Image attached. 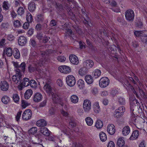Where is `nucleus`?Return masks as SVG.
<instances>
[{
    "instance_id": "obj_1",
    "label": "nucleus",
    "mask_w": 147,
    "mask_h": 147,
    "mask_svg": "<svg viewBox=\"0 0 147 147\" xmlns=\"http://www.w3.org/2000/svg\"><path fill=\"white\" fill-rule=\"evenodd\" d=\"M125 19L127 21L131 22L133 21L134 17V13L133 10L129 9L126 11L125 12Z\"/></svg>"
},
{
    "instance_id": "obj_2",
    "label": "nucleus",
    "mask_w": 147,
    "mask_h": 147,
    "mask_svg": "<svg viewBox=\"0 0 147 147\" xmlns=\"http://www.w3.org/2000/svg\"><path fill=\"white\" fill-rule=\"evenodd\" d=\"M67 84L71 87L74 86L76 82L75 78L72 75H69L67 76L66 79Z\"/></svg>"
},
{
    "instance_id": "obj_3",
    "label": "nucleus",
    "mask_w": 147,
    "mask_h": 147,
    "mask_svg": "<svg viewBox=\"0 0 147 147\" xmlns=\"http://www.w3.org/2000/svg\"><path fill=\"white\" fill-rule=\"evenodd\" d=\"M42 65V63L41 62H39L38 63H36L34 67L30 65L28 67V71L30 72H33L35 71H39L40 67Z\"/></svg>"
},
{
    "instance_id": "obj_4",
    "label": "nucleus",
    "mask_w": 147,
    "mask_h": 147,
    "mask_svg": "<svg viewBox=\"0 0 147 147\" xmlns=\"http://www.w3.org/2000/svg\"><path fill=\"white\" fill-rule=\"evenodd\" d=\"M125 109L123 107H119L115 111L114 116L115 117L119 118L122 115L123 113L125 112Z\"/></svg>"
},
{
    "instance_id": "obj_5",
    "label": "nucleus",
    "mask_w": 147,
    "mask_h": 147,
    "mask_svg": "<svg viewBox=\"0 0 147 147\" xmlns=\"http://www.w3.org/2000/svg\"><path fill=\"white\" fill-rule=\"evenodd\" d=\"M109 83V80L106 77H104L101 78L99 81V85L102 87L104 88L107 86Z\"/></svg>"
},
{
    "instance_id": "obj_6",
    "label": "nucleus",
    "mask_w": 147,
    "mask_h": 147,
    "mask_svg": "<svg viewBox=\"0 0 147 147\" xmlns=\"http://www.w3.org/2000/svg\"><path fill=\"white\" fill-rule=\"evenodd\" d=\"M83 108L85 112H88L91 108V104L90 101L88 100H84L83 104Z\"/></svg>"
},
{
    "instance_id": "obj_7",
    "label": "nucleus",
    "mask_w": 147,
    "mask_h": 147,
    "mask_svg": "<svg viewBox=\"0 0 147 147\" xmlns=\"http://www.w3.org/2000/svg\"><path fill=\"white\" fill-rule=\"evenodd\" d=\"M22 75L21 74L16 73V74L12 77L13 81L16 84H20L22 81Z\"/></svg>"
},
{
    "instance_id": "obj_8",
    "label": "nucleus",
    "mask_w": 147,
    "mask_h": 147,
    "mask_svg": "<svg viewBox=\"0 0 147 147\" xmlns=\"http://www.w3.org/2000/svg\"><path fill=\"white\" fill-rule=\"evenodd\" d=\"M32 115L31 111L29 109H27L23 113L22 118L24 120H27L31 118Z\"/></svg>"
},
{
    "instance_id": "obj_9",
    "label": "nucleus",
    "mask_w": 147,
    "mask_h": 147,
    "mask_svg": "<svg viewBox=\"0 0 147 147\" xmlns=\"http://www.w3.org/2000/svg\"><path fill=\"white\" fill-rule=\"evenodd\" d=\"M58 69L61 73L65 74L69 73L71 71V68L66 65H62L58 68Z\"/></svg>"
},
{
    "instance_id": "obj_10",
    "label": "nucleus",
    "mask_w": 147,
    "mask_h": 147,
    "mask_svg": "<svg viewBox=\"0 0 147 147\" xmlns=\"http://www.w3.org/2000/svg\"><path fill=\"white\" fill-rule=\"evenodd\" d=\"M51 95L52 100L55 103H59L62 105L63 103L61 102V99L57 94L53 93Z\"/></svg>"
},
{
    "instance_id": "obj_11",
    "label": "nucleus",
    "mask_w": 147,
    "mask_h": 147,
    "mask_svg": "<svg viewBox=\"0 0 147 147\" xmlns=\"http://www.w3.org/2000/svg\"><path fill=\"white\" fill-rule=\"evenodd\" d=\"M9 87V85L7 82L4 80L1 81L0 84V88L1 90L7 91L8 90Z\"/></svg>"
},
{
    "instance_id": "obj_12",
    "label": "nucleus",
    "mask_w": 147,
    "mask_h": 147,
    "mask_svg": "<svg viewBox=\"0 0 147 147\" xmlns=\"http://www.w3.org/2000/svg\"><path fill=\"white\" fill-rule=\"evenodd\" d=\"M42 96L40 93L37 92L35 93L33 98V101L36 102L41 101L42 99Z\"/></svg>"
},
{
    "instance_id": "obj_13",
    "label": "nucleus",
    "mask_w": 147,
    "mask_h": 147,
    "mask_svg": "<svg viewBox=\"0 0 147 147\" xmlns=\"http://www.w3.org/2000/svg\"><path fill=\"white\" fill-rule=\"evenodd\" d=\"M107 131L108 133L111 135L114 134L115 131V127L113 124H109L107 128Z\"/></svg>"
},
{
    "instance_id": "obj_14",
    "label": "nucleus",
    "mask_w": 147,
    "mask_h": 147,
    "mask_svg": "<svg viewBox=\"0 0 147 147\" xmlns=\"http://www.w3.org/2000/svg\"><path fill=\"white\" fill-rule=\"evenodd\" d=\"M69 59L71 63L77 65L79 63L78 58L75 55H70Z\"/></svg>"
},
{
    "instance_id": "obj_15",
    "label": "nucleus",
    "mask_w": 147,
    "mask_h": 147,
    "mask_svg": "<svg viewBox=\"0 0 147 147\" xmlns=\"http://www.w3.org/2000/svg\"><path fill=\"white\" fill-rule=\"evenodd\" d=\"M44 89L49 95L54 93L53 92V89L51 87L50 85L47 83H46L44 87Z\"/></svg>"
},
{
    "instance_id": "obj_16",
    "label": "nucleus",
    "mask_w": 147,
    "mask_h": 147,
    "mask_svg": "<svg viewBox=\"0 0 147 147\" xmlns=\"http://www.w3.org/2000/svg\"><path fill=\"white\" fill-rule=\"evenodd\" d=\"M84 64L87 69H90L92 67L94 63L91 60H87L84 63Z\"/></svg>"
},
{
    "instance_id": "obj_17",
    "label": "nucleus",
    "mask_w": 147,
    "mask_h": 147,
    "mask_svg": "<svg viewBox=\"0 0 147 147\" xmlns=\"http://www.w3.org/2000/svg\"><path fill=\"white\" fill-rule=\"evenodd\" d=\"M35 138L34 140L35 143L37 144H40L42 141L43 136L42 134H36L35 136Z\"/></svg>"
},
{
    "instance_id": "obj_18",
    "label": "nucleus",
    "mask_w": 147,
    "mask_h": 147,
    "mask_svg": "<svg viewBox=\"0 0 147 147\" xmlns=\"http://www.w3.org/2000/svg\"><path fill=\"white\" fill-rule=\"evenodd\" d=\"M26 38L24 36H20L18 39V44L21 46H23L26 43Z\"/></svg>"
},
{
    "instance_id": "obj_19",
    "label": "nucleus",
    "mask_w": 147,
    "mask_h": 147,
    "mask_svg": "<svg viewBox=\"0 0 147 147\" xmlns=\"http://www.w3.org/2000/svg\"><path fill=\"white\" fill-rule=\"evenodd\" d=\"M47 125V122L44 119H42L38 120L37 121L36 125L38 126L42 127L46 126Z\"/></svg>"
},
{
    "instance_id": "obj_20",
    "label": "nucleus",
    "mask_w": 147,
    "mask_h": 147,
    "mask_svg": "<svg viewBox=\"0 0 147 147\" xmlns=\"http://www.w3.org/2000/svg\"><path fill=\"white\" fill-rule=\"evenodd\" d=\"M40 132L44 135L49 136L50 135V131L46 127L41 128L40 129Z\"/></svg>"
},
{
    "instance_id": "obj_21",
    "label": "nucleus",
    "mask_w": 147,
    "mask_h": 147,
    "mask_svg": "<svg viewBox=\"0 0 147 147\" xmlns=\"http://www.w3.org/2000/svg\"><path fill=\"white\" fill-rule=\"evenodd\" d=\"M139 135V131L138 130L134 131L129 138L130 140H134L137 139Z\"/></svg>"
},
{
    "instance_id": "obj_22",
    "label": "nucleus",
    "mask_w": 147,
    "mask_h": 147,
    "mask_svg": "<svg viewBox=\"0 0 147 147\" xmlns=\"http://www.w3.org/2000/svg\"><path fill=\"white\" fill-rule=\"evenodd\" d=\"M130 131V128L128 126H125L122 129V134L124 136H126L129 134Z\"/></svg>"
},
{
    "instance_id": "obj_23",
    "label": "nucleus",
    "mask_w": 147,
    "mask_h": 147,
    "mask_svg": "<svg viewBox=\"0 0 147 147\" xmlns=\"http://www.w3.org/2000/svg\"><path fill=\"white\" fill-rule=\"evenodd\" d=\"M85 80L86 82L88 84H91L93 82V79L92 77L90 75H86L85 76Z\"/></svg>"
},
{
    "instance_id": "obj_24",
    "label": "nucleus",
    "mask_w": 147,
    "mask_h": 147,
    "mask_svg": "<svg viewBox=\"0 0 147 147\" xmlns=\"http://www.w3.org/2000/svg\"><path fill=\"white\" fill-rule=\"evenodd\" d=\"M93 110L94 112L97 114L99 113L100 111V109L98 103H95L93 107Z\"/></svg>"
},
{
    "instance_id": "obj_25",
    "label": "nucleus",
    "mask_w": 147,
    "mask_h": 147,
    "mask_svg": "<svg viewBox=\"0 0 147 147\" xmlns=\"http://www.w3.org/2000/svg\"><path fill=\"white\" fill-rule=\"evenodd\" d=\"M32 93L33 92L32 90L31 89L27 90L25 93V98L26 99H29L32 95Z\"/></svg>"
},
{
    "instance_id": "obj_26",
    "label": "nucleus",
    "mask_w": 147,
    "mask_h": 147,
    "mask_svg": "<svg viewBox=\"0 0 147 147\" xmlns=\"http://www.w3.org/2000/svg\"><path fill=\"white\" fill-rule=\"evenodd\" d=\"M125 144V141L124 140V138L123 137H121L119 138L117 141V144L119 147H122L124 146Z\"/></svg>"
},
{
    "instance_id": "obj_27",
    "label": "nucleus",
    "mask_w": 147,
    "mask_h": 147,
    "mask_svg": "<svg viewBox=\"0 0 147 147\" xmlns=\"http://www.w3.org/2000/svg\"><path fill=\"white\" fill-rule=\"evenodd\" d=\"M121 82L124 86L126 88L125 85L127 87L131 86L130 83L128 81V80L126 78H122V80H121Z\"/></svg>"
},
{
    "instance_id": "obj_28",
    "label": "nucleus",
    "mask_w": 147,
    "mask_h": 147,
    "mask_svg": "<svg viewBox=\"0 0 147 147\" xmlns=\"http://www.w3.org/2000/svg\"><path fill=\"white\" fill-rule=\"evenodd\" d=\"M13 54L14 57L16 59H19L20 57V54L19 50L17 48H15L13 50Z\"/></svg>"
},
{
    "instance_id": "obj_29",
    "label": "nucleus",
    "mask_w": 147,
    "mask_h": 147,
    "mask_svg": "<svg viewBox=\"0 0 147 147\" xmlns=\"http://www.w3.org/2000/svg\"><path fill=\"white\" fill-rule=\"evenodd\" d=\"M70 100L72 103L76 104L78 102V98L76 95H73L71 96Z\"/></svg>"
},
{
    "instance_id": "obj_30",
    "label": "nucleus",
    "mask_w": 147,
    "mask_h": 147,
    "mask_svg": "<svg viewBox=\"0 0 147 147\" xmlns=\"http://www.w3.org/2000/svg\"><path fill=\"white\" fill-rule=\"evenodd\" d=\"M9 97L6 95L3 96L1 98L2 102L5 104H7L10 101Z\"/></svg>"
},
{
    "instance_id": "obj_31",
    "label": "nucleus",
    "mask_w": 147,
    "mask_h": 147,
    "mask_svg": "<svg viewBox=\"0 0 147 147\" xmlns=\"http://www.w3.org/2000/svg\"><path fill=\"white\" fill-rule=\"evenodd\" d=\"M30 80L27 78H24L23 79V82H21V84L25 87L28 86L30 85Z\"/></svg>"
},
{
    "instance_id": "obj_32",
    "label": "nucleus",
    "mask_w": 147,
    "mask_h": 147,
    "mask_svg": "<svg viewBox=\"0 0 147 147\" xmlns=\"http://www.w3.org/2000/svg\"><path fill=\"white\" fill-rule=\"evenodd\" d=\"M87 72V69L85 67L81 68L79 71V74L82 76L85 75Z\"/></svg>"
},
{
    "instance_id": "obj_33",
    "label": "nucleus",
    "mask_w": 147,
    "mask_h": 147,
    "mask_svg": "<svg viewBox=\"0 0 147 147\" xmlns=\"http://www.w3.org/2000/svg\"><path fill=\"white\" fill-rule=\"evenodd\" d=\"M99 136L102 142H105L107 140V135L106 134L103 132H101L100 133Z\"/></svg>"
},
{
    "instance_id": "obj_34",
    "label": "nucleus",
    "mask_w": 147,
    "mask_h": 147,
    "mask_svg": "<svg viewBox=\"0 0 147 147\" xmlns=\"http://www.w3.org/2000/svg\"><path fill=\"white\" fill-rule=\"evenodd\" d=\"M28 8L30 11H33L36 8L35 3L33 2L30 3L29 5Z\"/></svg>"
},
{
    "instance_id": "obj_35",
    "label": "nucleus",
    "mask_w": 147,
    "mask_h": 147,
    "mask_svg": "<svg viewBox=\"0 0 147 147\" xmlns=\"http://www.w3.org/2000/svg\"><path fill=\"white\" fill-rule=\"evenodd\" d=\"M43 16L42 14L38 15L36 18V21L38 22H42L44 20Z\"/></svg>"
},
{
    "instance_id": "obj_36",
    "label": "nucleus",
    "mask_w": 147,
    "mask_h": 147,
    "mask_svg": "<svg viewBox=\"0 0 147 147\" xmlns=\"http://www.w3.org/2000/svg\"><path fill=\"white\" fill-rule=\"evenodd\" d=\"M14 65L16 67V68L15 70L16 73L22 75V73H24V72L25 70H22V69L21 68H20V67L17 66V65Z\"/></svg>"
},
{
    "instance_id": "obj_37",
    "label": "nucleus",
    "mask_w": 147,
    "mask_h": 147,
    "mask_svg": "<svg viewBox=\"0 0 147 147\" xmlns=\"http://www.w3.org/2000/svg\"><path fill=\"white\" fill-rule=\"evenodd\" d=\"M4 51L5 52V54L7 56L10 57L12 55V51L11 48L8 47L5 49V50H4Z\"/></svg>"
},
{
    "instance_id": "obj_38",
    "label": "nucleus",
    "mask_w": 147,
    "mask_h": 147,
    "mask_svg": "<svg viewBox=\"0 0 147 147\" xmlns=\"http://www.w3.org/2000/svg\"><path fill=\"white\" fill-rule=\"evenodd\" d=\"M17 12L18 15L21 16L23 15L25 12L24 8L21 7H19L17 10Z\"/></svg>"
},
{
    "instance_id": "obj_39",
    "label": "nucleus",
    "mask_w": 147,
    "mask_h": 147,
    "mask_svg": "<svg viewBox=\"0 0 147 147\" xmlns=\"http://www.w3.org/2000/svg\"><path fill=\"white\" fill-rule=\"evenodd\" d=\"M96 127L98 129L101 128L103 125L102 121L100 120H98L96 122L95 124Z\"/></svg>"
},
{
    "instance_id": "obj_40",
    "label": "nucleus",
    "mask_w": 147,
    "mask_h": 147,
    "mask_svg": "<svg viewBox=\"0 0 147 147\" xmlns=\"http://www.w3.org/2000/svg\"><path fill=\"white\" fill-rule=\"evenodd\" d=\"M85 121L87 125L88 126H91L93 123V120L90 117H87L85 119Z\"/></svg>"
},
{
    "instance_id": "obj_41",
    "label": "nucleus",
    "mask_w": 147,
    "mask_h": 147,
    "mask_svg": "<svg viewBox=\"0 0 147 147\" xmlns=\"http://www.w3.org/2000/svg\"><path fill=\"white\" fill-rule=\"evenodd\" d=\"M92 74L94 75V77L95 78H97L100 76L101 72L100 70L96 69L92 73Z\"/></svg>"
},
{
    "instance_id": "obj_42",
    "label": "nucleus",
    "mask_w": 147,
    "mask_h": 147,
    "mask_svg": "<svg viewBox=\"0 0 147 147\" xmlns=\"http://www.w3.org/2000/svg\"><path fill=\"white\" fill-rule=\"evenodd\" d=\"M77 84L80 88H83L84 86V82L83 80L80 79L78 81Z\"/></svg>"
},
{
    "instance_id": "obj_43",
    "label": "nucleus",
    "mask_w": 147,
    "mask_h": 147,
    "mask_svg": "<svg viewBox=\"0 0 147 147\" xmlns=\"http://www.w3.org/2000/svg\"><path fill=\"white\" fill-rule=\"evenodd\" d=\"M26 19L27 21L28 22H31L33 20L32 16L29 12L27 13L26 16Z\"/></svg>"
},
{
    "instance_id": "obj_44",
    "label": "nucleus",
    "mask_w": 147,
    "mask_h": 147,
    "mask_svg": "<svg viewBox=\"0 0 147 147\" xmlns=\"http://www.w3.org/2000/svg\"><path fill=\"white\" fill-rule=\"evenodd\" d=\"M30 84L31 87L33 88H35L37 87L36 82L33 80H32L30 81Z\"/></svg>"
},
{
    "instance_id": "obj_45",
    "label": "nucleus",
    "mask_w": 147,
    "mask_h": 147,
    "mask_svg": "<svg viewBox=\"0 0 147 147\" xmlns=\"http://www.w3.org/2000/svg\"><path fill=\"white\" fill-rule=\"evenodd\" d=\"M13 99L14 102L16 103L18 102L20 100L19 97L18 95L16 94L13 95Z\"/></svg>"
},
{
    "instance_id": "obj_46",
    "label": "nucleus",
    "mask_w": 147,
    "mask_h": 147,
    "mask_svg": "<svg viewBox=\"0 0 147 147\" xmlns=\"http://www.w3.org/2000/svg\"><path fill=\"white\" fill-rule=\"evenodd\" d=\"M37 131V128L36 127H33L31 128L29 131V134H34Z\"/></svg>"
},
{
    "instance_id": "obj_47",
    "label": "nucleus",
    "mask_w": 147,
    "mask_h": 147,
    "mask_svg": "<svg viewBox=\"0 0 147 147\" xmlns=\"http://www.w3.org/2000/svg\"><path fill=\"white\" fill-rule=\"evenodd\" d=\"M144 32L140 31H135L134 32V35L137 37L141 36L142 37V36Z\"/></svg>"
},
{
    "instance_id": "obj_48",
    "label": "nucleus",
    "mask_w": 147,
    "mask_h": 147,
    "mask_svg": "<svg viewBox=\"0 0 147 147\" xmlns=\"http://www.w3.org/2000/svg\"><path fill=\"white\" fill-rule=\"evenodd\" d=\"M44 35L42 33H38L36 35L37 39L40 41H42Z\"/></svg>"
},
{
    "instance_id": "obj_49",
    "label": "nucleus",
    "mask_w": 147,
    "mask_h": 147,
    "mask_svg": "<svg viewBox=\"0 0 147 147\" xmlns=\"http://www.w3.org/2000/svg\"><path fill=\"white\" fill-rule=\"evenodd\" d=\"M29 105V104L27 102L23 100L22 101V106L23 108H25L26 107L28 106Z\"/></svg>"
},
{
    "instance_id": "obj_50",
    "label": "nucleus",
    "mask_w": 147,
    "mask_h": 147,
    "mask_svg": "<svg viewBox=\"0 0 147 147\" xmlns=\"http://www.w3.org/2000/svg\"><path fill=\"white\" fill-rule=\"evenodd\" d=\"M16 65L20 67V68H22V70H25V68L26 67V64L24 62L22 63L20 65H18L17 63H16L15 64Z\"/></svg>"
},
{
    "instance_id": "obj_51",
    "label": "nucleus",
    "mask_w": 147,
    "mask_h": 147,
    "mask_svg": "<svg viewBox=\"0 0 147 147\" xmlns=\"http://www.w3.org/2000/svg\"><path fill=\"white\" fill-rule=\"evenodd\" d=\"M50 38L49 37L46 35H44L43 39L41 41L44 43H46L48 41Z\"/></svg>"
},
{
    "instance_id": "obj_52",
    "label": "nucleus",
    "mask_w": 147,
    "mask_h": 147,
    "mask_svg": "<svg viewBox=\"0 0 147 147\" xmlns=\"http://www.w3.org/2000/svg\"><path fill=\"white\" fill-rule=\"evenodd\" d=\"M13 24L15 26L18 27L21 26V23L18 20L14 21Z\"/></svg>"
},
{
    "instance_id": "obj_53",
    "label": "nucleus",
    "mask_w": 147,
    "mask_h": 147,
    "mask_svg": "<svg viewBox=\"0 0 147 147\" xmlns=\"http://www.w3.org/2000/svg\"><path fill=\"white\" fill-rule=\"evenodd\" d=\"M142 41L146 43L147 42V36L145 34H143L141 37Z\"/></svg>"
},
{
    "instance_id": "obj_54",
    "label": "nucleus",
    "mask_w": 147,
    "mask_h": 147,
    "mask_svg": "<svg viewBox=\"0 0 147 147\" xmlns=\"http://www.w3.org/2000/svg\"><path fill=\"white\" fill-rule=\"evenodd\" d=\"M57 59L59 61L64 62L65 61L66 58L63 56H60L58 57Z\"/></svg>"
},
{
    "instance_id": "obj_55",
    "label": "nucleus",
    "mask_w": 147,
    "mask_h": 147,
    "mask_svg": "<svg viewBox=\"0 0 147 147\" xmlns=\"http://www.w3.org/2000/svg\"><path fill=\"white\" fill-rule=\"evenodd\" d=\"M118 102L120 104L124 105L125 104V100L122 97H120L119 99Z\"/></svg>"
},
{
    "instance_id": "obj_56",
    "label": "nucleus",
    "mask_w": 147,
    "mask_h": 147,
    "mask_svg": "<svg viewBox=\"0 0 147 147\" xmlns=\"http://www.w3.org/2000/svg\"><path fill=\"white\" fill-rule=\"evenodd\" d=\"M47 102V100L45 99L42 102L40 103L39 107H43L46 106Z\"/></svg>"
},
{
    "instance_id": "obj_57",
    "label": "nucleus",
    "mask_w": 147,
    "mask_h": 147,
    "mask_svg": "<svg viewBox=\"0 0 147 147\" xmlns=\"http://www.w3.org/2000/svg\"><path fill=\"white\" fill-rule=\"evenodd\" d=\"M7 39L9 41H12L14 39V37L12 34H9L7 37Z\"/></svg>"
},
{
    "instance_id": "obj_58",
    "label": "nucleus",
    "mask_w": 147,
    "mask_h": 147,
    "mask_svg": "<svg viewBox=\"0 0 147 147\" xmlns=\"http://www.w3.org/2000/svg\"><path fill=\"white\" fill-rule=\"evenodd\" d=\"M139 92L141 97L143 98H145L146 96L144 91L141 89H139Z\"/></svg>"
},
{
    "instance_id": "obj_59",
    "label": "nucleus",
    "mask_w": 147,
    "mask_h": 147,
    "mask_svg": "<svg viewBox=\"0 0 147 147\" xmlns=\"http://www.w3.org/2000/svg\"><path fill=\"white\" fill-rule=\"evenodd\" d=\"M30 44L33 47H35L36 45L35 40L33 39H30Z\"/></svg>"
},
{
    "instance_id": "obj_60",
    "label": "nucleus",
    "mask_w": 147,
    "mask_h": 147,
    "mask_svg": "<svg viewBox=\"0 0 147 147\" xmlns=\"http://www.w3.org/2000/svg\"><path fill=\"white\" fill-rule=\"evenodd\" d=\"M3 7L4 9L5 10L8 9L9 7L7 5V2L6 1H4L3 3Z\"/></svg>"
},
{
    "instance_id": "obj_61",
    "label": "nucleus",
    "mask_w": 147,
    "mask_h": 147,
    "mask_svg": "<svg viewBox=\"0 0 147 147\" xmlns=\"http://www.w3.org/2000/svg\"><path fill=\"white\" fill-rule=\"evenodd\" d=\"M118 93V91L116 89H113L111 92V94L113 96H115Z\"/></svg>"
},
{
    "instance_id": "obj_62",
    "label": "nucleus",
    "mask_w": 147,
    "mask_h": 147,
    "mask_svg": "<svg viewBox=\"0 0 147 147\" xmlns=\"http://www.w3.org/2000/svg\"><path fill=\"white\" fill-rule=\"evenodd\" d=\"M77 111L78 114L80 116L82 115L83 113V109L80 108L78 109Z\"/></svg>"
},
{
    "instance_id": "obj_63",
    "label": "nucleus",
    "mask_w": 147,
    "mask_h": 147,
    "mask_svg": "<svg viewBox=\"0 0 147 147\" xmlns=\"http://www.w3.org/2000/svg\"><path fill=\"white\" fill-rule=\"evenodd\" d=\"M29 22H25L23 25V28L25 29H27L29 27Z\"/></svg>"
},
{
    "instance_id": "obj_64",
    "label": "nucleus",
    "mask_w": 147,
    "mask_h": 147,
    "mask_svg": "<svg viewBox=\"0 0 147 147\" xmlns=\"http://www.w3.org/2000/svg\"><path fill=\"white\" fill-rule=\"evenodd\" d=\"M115 146L114 142L112 141H111L109 143L107 147H115Z\"/></svg>"
}]
</instances>
